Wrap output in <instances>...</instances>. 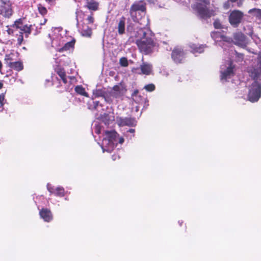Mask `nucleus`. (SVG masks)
<instances>
[{
  "label": "nucleus",
  "instance_id": "1",
  "mask_svg": "<svg viewBox=\"0 0 261 261\" xmlns=\"http://www.w3.org/2000/svg\"><path fill=\"white\" fill-rule=\"evenodd\" d=\"M251 79L248 81V98L251 102L257 101L261 96V57L257 59L256 68L250 72Z\"/></svg>",
  "mask_w": 261,
  "mask_h": 261
},
{
  "label": "nucleus",
  "instance_id": "2",
  "mask_svg": "<svg viewBox=\"0 0 261 261\" xmlns=\"http://www.w3.org/2000/svg\"><path fill=\"white\" fill-rule=\"evenodd\" d=\"M135 36L138 38L137 44L141 52L147 54L152 51L154 43L149 30L145 31L144 28H141L137 32Z\"/></svg>",
  "mask_w": 261,
  "mask_h": 261
},
{
  "label": "nucleus",
  "instance_id": "3",
  "mask_svg": "<svg viewBox=\"0 0 261 261\" xmlns=\"http://www.w3.org/2000/svg\"><path fill=\"white\" fill-rule=\"evenodd\" d=\"M124 141V138L120 136L116 131H106L101 147L103 152H111L116 147L118 143L122 144Z\"/></svg>",
  "mask_w": 261,
  "mask_h": 261
},
{
  "label": "nucleus",
  "instance_id": "4",
  "mask_svg": "<svg viewBox=\"0 0 261 261\" xmlns=\"http://www.w3.org/2000/svg\"><path fill=\"white\" fill-rule=\"evenodd\" d=\"M126 89L122 84L114 86L112 89L105 92L101 90L93 91V96L96 97L102 96L105 100L109 103L117 101V99L121 97L125 92Z\"/></svg>",
  "mask_w": 261,
  "mask_h": 261
},
{
  "label": "nucleus",
  "instance_id": "5",
  "mask_svg": "<svg viewBox=\"0 0 261 261\" xmlns=\"http://www.w3.org/2000/svg\"><path fill=\"white\" fill-rule=\"evenodd\" d=\"M58 58L56 59L55 70L63 84H65V71L64 70L65 56L64 55L60 56L57 54Z\"/></svg>",
  "mask_w": 261,
  "mask_h": 261
},
{
  "label": "nucleus",
  "instance_id": "6",
  "mask_svg": "<svg viewBox=\"0 0 261 261\" xmlns=\"http://www.w3.org/2000/svg\"><path fill=\"white\" fill-rule=\"evenodd\" d=\"M234 66L231 61H229L221 66V80L222 82L226 81L233 75Z\"/></svg>",
  "mask_w": 261,
  "mask_h": 261
},
{
  "label": "nucleus",
  "instance_id": "7",
  "mask_svg": "<svg viewBox=\"0 0 261 261\" xmlns=\"http://www.w3.org/2000/svg\"><path fill=\"white\" fill-rule=\"evenodd\" d=\"M209 6L210 3L204 0L203 4H197L195 8L201 17L207 18L214 15V12L209 9Z\"/></svg>",
  "mask_w": 261,
  "mask_h": 261
},
{
  "label": "nucleus",
  "instance_id": "8",
  "mask_svg": "<svg viewBox=\"0 0 261 261\" xmlns=\"http://www.w3.org/2000/svg\"><path fill=\"white\" fill-rule=\"evenodd\" d=\"M145 11V7L142 2H136L130 9V15L132 19L134 22H138L139 19L137 17L138 14L140 15V12H144Z\"/></svg>",
  "mask_w": 261,
  "mask_h": 261
},
{
  "label": "nucleus",
  "instance_id": "9",
  "mask_svg": "<svg viewBox=\"0 0 261 261\" xmlns=\"http://www.w3.org/2000/svg\"><path fill=\"white\" fill-rule=\"evenodd\" d=\"M211 36L215 41L216 43L223 47L224 43H229L231 39L225 36L222 32L219 31L213 32L211 34Z\"/></svg>",
  "mask_w": 261,
  "mask_h": 261
},
{
  "label": "nucleus",
  "instance_id": "10",
  "mask_svg": "<svg viewBox=\"0 0 261 261\" xmlns=\"http://www.w3.org/2000/svg\"><path fill=\"white\" fill-rule=\"evenodd\" d=\"M243 13L239 10L232 11L229 16V21L233 27H237L241 22L243 17Z\"/></svg>",
  "mask_w": 261,
  "mask_h": 261
},
{
  "label": "nucleus",
  "instance_id": "11",
  "mask_svg": "<svg viewBox=\"0 0 261 261\" xmlns=\"http://www.w3.org/2000/svg\"><path fill=\"white\" fill-rule=\"evenodd\" d=\"M233 41L235 44L242 48H245L248 43L245 36L241 32L234 34Z\"/></svg>",
  "mask_w": 261,
  "mask_h": 261
},
{
  "label": "nucleus",
  "instance_id": "12",
  "mask_svg": "<svg viewBox=\"0 0 261 261\" xmlns=\"http://www.w3.org/2000/svg\"><path fill=\"white\" fill-rule=\"evenodd\" d=\"M13 27L19 29L20 30V33L22 35L25 34L26 37H28L31 32V25H23L20 19L15 21Z\"/></svg>",
  "mask_w": 261,
  "mask_h": 261
},
{
  "label": "nucleus",
  "instance_id": "13",
  "mask_svg": "<svg viewBox=\"0 0 261 261\" xmlns=\"http://www.w3.org/2000/svg\"><path fill=\"white\" fill-rule=\"evenodd\" d=\"M47 190L50 194L55 195L58 197H63L65 194L64 188L60 186L54 187L48 183L46 185Z\"/></svg>",
  "mask_w": 261,
  "mask_h": 261
},
{
  "label": "nucleus",
  "instance_id": "14",
  "mask_svg": "<svg viewBox=\"0 0 261 261\" xmlns=\"http://www.w3.org/2000/svg\"><path fill=\"white\" fill-rule=\"evenodd\" d=\"M140 69L139 68H134L132 71L136 73L146 75H149L152 72V65L149 63H143L140 66Z\"/></svg>",
  "mask_w": 261,
  "mask_h": 261
},
{
  "label": "nucleus",
  "instance_id": "15",
  "mask_svg": "<svg viewBox=\"0 0 261 261\" xmlns=\"http://www.w3.org/2000/svg\"><path fill=\"white\" fill-rule=\"evenodd\" d=\"M13 13L11 5L9 2H3L0 6V14L5 17H10Z\"/></svg>",
  "mask_w": 261,
  "mask_h": 261
},
{
  "label": "nucleus",
  "instance_id": "16",
  "mask_svg": "<svg viewBox=\"0 0 261 261\" xmlns=\"http://www.w3.org/2000/svg\"><path fill=\"white\" fill-rule=\"evenodd\" d=\"M79 31L81 35L85 37H90L92 35V30L84 23L81 24L77 22Z\"/></svg>",
  "mask_w": 261,
  "mask_h": 261
},
{
  "label": "nucleus",
  "instance_id": "17",
  "mask_svg": "<svg viewBox=\"0 0 261 261\" xmlns=\"http://www.w3.org/2000/svg\"><path fill=\"white\" fill-rule=\"evenodd\" d=\"M116 121L117 124L120 126L125 125L133 126L136 124L135 120L130 118L117 117Z\"/></svg>",
  "mask_w": 261,
  "mask_h": 261
},
{
  "label": "nucleus",
  "instance_id": "18",
  "mask_svg": "<svg viewBox=\"0 0 261 261\" xmlns=\"http://www.w3.org/2000/svg\"><path fill=\"white\" fill-rule=\"evenodd\" d=\"M172 58L176 63H180L184 58V53L179 48H175L172 54Z\"/></svg>",
  "mask_w": 261,
  "mask_h": 261
},
{
  "label": "nucleus",
  "instance_id": "19",
  "mask_svg": "<svg viewBox=\"0 0 261 261\" xmlns=\"http://www.w3.org/2000/svg\"><path fill=\"white\" fill-rule=\"evenodd\" d=\"M40 217L46 222H50L53 219V215L50 211L47 208H42L39 212Z\"/></svg>",
  "mask_w": 261,
  "mask_h": 261
},
{
  "label": "nucleus",
  "instance_id": "20",
  "mask_svg": "<svg viewBox=\"0 0 261 261\" xmlns=\"http://www.w3.org/2000/svg\"><path fill=\"white\" fill-rule=\"evenodd\" d=\"M53 44H57L58 47L57 50L59 53H63L65 47V39L63 36H57L54 39Z\"/></svg>",
  "mask_w": 261,
  "mask_h": 261
},
{
  "label": "nucleus",
  "instance_id": "21",
  "mask_svg": "<svg viewBox=\"0 0 261 261\" xmlns=\"http://www.w3.org/2000/svg\"><path fill=\"white\" fill-rule=\"evenodd\" d=\"M191 51L193 54H201L203 53L204 49L206 47L205 45H198L191 44L190 45Z\"/></svg>",
  "mask_w": 261,
  "mask_h": 261
},
{
  "label": "nucleus",
  "instance_id": "22",
  "mask_svg": "<svg viewBox=\"0 0 261 261\" xmlns=\"http://www.w3.org/2000/svg\"><path fill=\"white\" fill-rule=\"evenodd\" d=\"M75 43V39L71 37H66V51L69 50V52H72L74 44Z\"/></svg>",
  "mask_w": 261,
  "mask_h": 261
},
{
  "label": "nucleus",
  "instance_id": "23",
  "mask_svg": "<svg viewBox=\"0 0 261 261\" xmlns=\"http://www.w3.org/2000/svg\"><path fill=\"white\" fill-rule=\"evenodd\" d=\"M125 28V18L124 17H121L118 22L117 29L119 34L122 35L124 33Z\"/></svg>",
  "mask_w": 261,
  "mask_h": 261
},
{
  "label": "nucleus",
  "instance_id": "24",
  "mask_svg": "<svg viewBox=\"0 0 261 261\" xmlns=\"http://www.w3.org/2000/svg\"><path fill=\"white\" fill-rule=\"evenodd\" d=\"M102 120L106 124H109L111 122L115 120V116L113 113L105 114L102 118Z\"/></svg>",
  "mask_w": 261,
  "mask_h": 261
},
{
  "label": "nucleus",
  "instance_id": "25",
  "mask_svg": "<svg viewBox=\"0 0 261 261\" xmlns=\"http://www.w3.org/2000/svg\"><path fill=\"white\" fill-rule=\"evenodd\" d=\"M8 67L18 71L22 70L23 67L22 62L20 61L13 62Z\"/></svg>",
  "mask_w": 261,
  "mask_h": 261
},
{
  "label": "nucleus",
  "instance_id": "26",
  "mask_svg": "<svg viewBox=\"0 0 261 261\" xmlns=\"http://www.w3.org/2000/svg\"><path fill=\"white\" fill-rule=\"evenodd\" d=\"M14 57L15 55L13 53L6 55L5 57V63L8 66L10 65L14 60Z\"/></svg>",
  "mask_w": 261,
  "mask_h": 261
},
{
  "label": "nucleus",
  "instance_id": "27",
  "mask_svg": "<svg viewBox=\"0 0 261 261\" xmlns=\"http://www.w3.org/2000/svg\"><path fill=\"white\" fill-rule=\"evenodd\" d=\"M248 13L256 17L261 20V10L258 9H252L249 10Z\"/></svg>",
  "mask_w": 261,
  "mask_h": 261
},
{
  "label": "nucleus",
  "instance_id": "28",
  "mask_svg": "<svg viewBox=\"0 0 261 261\" xmlns=\"http://www.w3.org/2000/svg\"><path fill=\"white\" fill-rule=\"evenodd\" d=\"M86 6L89 10L95 11L98 9V4L91 1L87 2Z\"/></svg>",
  "mask_w": 261,
  "mask_h": 261
},
{
  "label": "nucleus",
  "instance_id": "29",
  "mask_svg": "<svg viewBox=\"0 0 261 261\" xmlns=\"http://www.w3.org/2000/svg\"><path fill=\"white\" fill-rule=\"evenodd\" d=\"M75 90L76 93L86 97H88V95L86 92L85 89L81 86H77L75 88Z\"/></svg>",
  "mask_w": 261,
  "mask_h": 261
},
{
  "label": "nucleus",
  "instance_id": "30",
  "mask_svg": "<svg viewBox=\"0 0 261 261\" xmlns=\"http://www.w3.org/2000/svg\"><path fill=\"white\" fill-rule=\"evenodd\" d=\"M53 32L56 36V38H57V36H62L61 32L64 33L63 29L60 27L55 28L53 29Z\"/></svg>",
  "mask_w": 261,
  "mask_h": 261
},
{
  "label": "nucleus",
  "instance_id": "31",
  "mask_svg": "<svg viewBox=\"0 0 261 261\" xmlns=\"http://www.w3.org/2000/svg\"><path fill=\"white\" fill-rule=\"evenodd\" d=\"M138 91L136 90L132 94V98L134 101L137 103H139L141 99V97L137 95Z\"/></svg>",
  "mask_w": 261,
  "mask_h": 261
},
{
  "label": "nucleus",
  "instance_id": "32",
  "mask_svg": "<svg viewBox=\"0 0 261 261\" xmlns=\"http://www.w3.org/2000/svg\"><path fill=\"white\" fill-rule=\"evenodd\" d=\"M38 9L39 13L42 15L46 14L47 13L46 9L40 4H39L38 5Z\"/></svg>",
  "mask_w": 261,
  "mask_h": 261
},
{
  "label": "nucleus",
  "instance_id": "33",
  "mask_svg": "<svg viewBox=\"0 0 261 261\" xmlns=\"http://www.w3.org/2000/svg\"><path fill=\"white\" fill-rule=\"evenodd\" d=\"M119 63L123 67H127L128 65V60L124 57L120 58Z\"/></svg>",
  "mask_w": 261,
  "mask_h": 261
},
{
  "label": "nucleus",
  "instance_id": "34",
  "mask_svg": "<svg viewBox=\"0 0 261 261\" xmlns=\"http://www.w3.org/2000/svg\"><path fill=\"white\" fill-rule=\"evenodd\" d=\"M139 23L144 28V27L149 25V19L146 17H143L142 19V21Z\"/></svg>",
  "mask_w": 261,
  "mask_h": 261
},
{
  "label": "nucleus",
  "instance_id": "35",
  "mask_svg": "<svg viewBox=\"0 0 261 261\" xmlns=\"http://www.w3.org/2000/svg\"><path fill=\"white\" fill-rule=\"evenodd\" d=\"M144 88L147 91L151 92V91H152L154 90L155 87H154V85L153 84H149V85H146L144 87Z\"/></svg>",
  "mask_w": 261,
  "mask_h": 261
},
{
  "label": "nucleus",
  "instance_id": "36",
  "mask_svg": "<svg viewBox=\"0 0 261 261\" xmlns=\"http://www.w3.org/2000/svg\"><path fill=\"white\" fill-rule=\"evenodd\" d=\"M5 95L4 93L0 94V105L1 107H3L5 103Z\"/></svg>",
  "mask_w": 261,
  "mask_h": 261
},
{
  "label": "nucleus",
  "instance_id": "37",
  "mask_svg": "<svg viewBox=\"0 0 261 261\" xmlns=\"http://www.w3.org/2000/svg\"><path fill=\"white\" fill-rule=\"evenodd\" d=\"M94 131L95 133L97 134H99L100 133L101 127L99 126V125L97 124L96 123L95 124Z\"/></svg>",
  "mask_w": 261,
  "mask_h": 261
},
{
  "label": "nucleus",
  "instance_id": "38",
  "mask_svg": "<svg viewBox=\"0 0 261 261\" xmlns=\"http://www.w3.org/2000/svg\"><path fill=\"white\" fill-rule=\"evenodd\" d=\"M214 25L216 29H220L221 28V24L220 22L218 20H216L214 21Z\"/></svg>",
  "mask_w": 261,
  "mask_h": 261
},
{
  "label": "nucleus",
  "instance_id": "39",
  "mask_svg": "<svg viewBox=\"0 0 261 261\" xmlns=\"http://www.w3.org/2000/svg\"><path fill=\"white\" fill-rule=\"evenodd\" d=\"M87 20L89 24H92L94 22V19L92 16H89L87 18Z\"/></svg>",
  "mask_w": 261,
  "mask_h": 261
},
{
  "label": "nucleus",
  "instance_id": "40",
  "mask_svg": "<svg viewBox=\"0 0 261 261\" xmlns=\"http://www.w3.org/2000/svg\"><path fill=\"white\" fill-rule=\"evenodd\" d=\"M22 41H23V36H22V35L21 34L17 39V42L19 45H21Z\"/></svg>",
  "mask_w": 261,
  "mask_h": 261
},
{
  "label": "nucleus",
  "instance_id": "41",
  "mask_svg": "<svg viewBox=\"0 0 261 261\" xmlns=\"http://www.w3.org/2000/svg\"><path fill=\"white\" fill-rule=\"evenodd\" d=\"M68 78L70 80V82L71 84H74L76 82V80L74 76H69Z\"/></svg>",
  "mask_w": 261,
  "mask_h": 261
},
{
  "label": "nucleus",
  "instance_id": "42",
  "mask_svg": "<svg viewBox=\"0 0 261 261\" xmlns=\"http://www.w3.org/2000/svg\"><path fill=\"white\" fill-rule=\"evenodd\" d=\"M8 28V30H7V33L9 35H11L13 33V30L12 29H11L8 28V27H7Z\"/></svg>",
  "mask_w": 261,
  "mask_h": 261
},
{
  "label": "nucleus",
  "instance_id": "43",
  "mask_svg": "<svg viewBox=\"0 0 261 261\" xmlns=\"http://www.w3.org/2000/svg\"><path fill=\"white\" fill-rule=\"evenodd\" d=\"M128 132L131 133H134L135 132V129L131 128L129 129Z\"/></svg>",
  "mask_w": 261,
  "mask_h": 261
},
{
  "label": "nucleus",
  "instance_id": "44",
  "mask_svg": "<svg viewBox=\"0 0 261 261\" xmlns=\"http://www.w3.org/2000/svg\"><path fill=\"white\" fill-rule=\"evenodd\" d=\"M95 108L96 109L97 107L98 106V102H95Z\"/></svg>",
  "mask_w": 261,
  "mask_h": 261
},
{
  "label": "nucleus",
  "instance_id": "45",
  "mask_svg": "<svg viewBox=\"0 0 261 261\" xmlns=\"http://www.w3.org/2000/svg\"><path fill=\"white\" fill-rule=\"evenodd\" d=\"M3 84L2 83L0 82V89L3 87Z\"/></svg>",
  "mask_w": 261,
  "mask_h": 261
},
{
  "label": "nucleus",
  "instance_id": "46",
  "mask_svg": "<svg viewBox=\"0 0 261 261\" xmlns=\"http://www.w3.org/2000/svg\"><path fill=\"white\" fill-rule=\"evenodd\" d=\"M2 67V64L1 62L0 61V70L1 69Z\"/></svg>",
  "mask_w": 261,
  "mask_h": 261
},
{
  "label": "nucleus",
  "instance_id": "47",
  "mask_svg": "<svg viewBox=\"0 0 261 261\" xmlns=\"http://www.w3.org/2000/svg\"><path fill=\"white\" fill-rule=\"evenodd\" d=\"M46 20L45 19L44 22L43 23H41V24H44L46 22Z\"/></svg>",
  "mask_w": 261,
  "mask_h": 261
},
{
  "label": "nucleus",
  "instance_id": "48",
  "mask_svg": "<svg viewBox=\"0 0 261 261\" xmlns=\"http://www.w3.org/2000/svg\"><path fill=\"white\" fill-rule=\"evenodd\" d=\"M58 88H59L60 87V82L59 83V84L57 86Z\"/></svg>",
  "mask_w": 261,
  "mask_h": 261
},
{
  "label": "nucleus",
  "instance_id": "49",
  "mask_svg": "<svg viewBox=\"0 0 261 261\" xmlns=\"http://www.w3.org/2000/svg\"><path fill=\"white\" fill-rule=\"evenodd\" d=\"M229 1L232 2H234L236 1L237 0H229Z\"/></svg>",
  "mask_w": 261,
  "mask_h": 261
},
{
  "label": "nucleus",
  "instance_id": "50",
  "mask_svg": "<svg viewBox=\"0 0 261 261\" xmlns=\"http://www.w3.org/2000/svg\"><path fill=\"white\" fill-rule=\"evenodd\" d=\"M114 156H113V160H116V158H114Z\"/></svg>",
  "mask_w": 261,
  "mask_h": 261
},
{
  "label": "nucleus",
  "instance_id": "51",
  "mask_svg": "<svg viewBox=\"0 0 261 261\" xmlns=\"http://www.w3.org/2000/svg\"><path fill=\"white\" fill-rule=\"evenodd\" d=\"M64 91L63 90H60L59 92H63Z\"/></svg>",
  "mask_w": 261,
  "mask_h": 261
},
{
  "label": "nucleus",
  "instance_id": "52",
  "mask_svg": "<svg viewBox=\"0 0 261 261\" xmlns=\"http://www.w3.org/2000/svg\"><path fill=\"white\" fill-rule=\"evenodd\" d=\"M127 29L128 30H129V29H130L129 27H128Z\"/></svg>",
  "mask_w": 261,
  "mask_h": 261
}]
</instances>
